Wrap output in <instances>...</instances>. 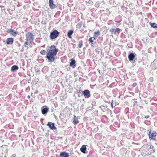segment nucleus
I'll use <instances>...</instances> for the list:
<instances>
[{"label": "nucleus", "instance_id": "f257e3e1", "mask_svg": "<svg viewBox=\"0 0 157 157\" xmlns=\"http://www.w3.org/2000/svg\"><path fill=\"white\" fill-rule=\"evenodd\" d=\"M141 154L144 156L151 154L155 152L154 147L152 145L146 144L141 147Z\"/></svg>", "mask_w": 157, "mask_h": 157}, {"label": "nucleus", "instance_id": "f03ea898", "mask_svg": "<svg viewBox=\"0 0 157 157\" xmlns=\"http://www.w3.org/2000/svg\"><path fill=\"white\" fill-rule=\"evenodd\" d=\"M57 52L58 51L54 45L51 46L49 51H47L46 56V58L48 59L49 62H52L54 61V56H56Z\"/></svg>", "mask_w": 157, "mask_h": 157}, {"label": "nucleus", "instance_id": "7ed1b4c3", "mask_svg": "<svg viewBox=\"0 0 157 157\" xmlns=\"http://www.w3.org/2000/svg\"><path fill=\"white\" fill-rule=\"evenodd\" d=\"M33 36L32 34L30 32H28L26 34V42L24 44V47H27L28 48L27 45H28L29 42L31 43L33 41Z\"/></svg>", "mask_w": 157, "mask_h": 157}, {"label": "nucleus", "instance_id": "20e7f679", "mask_svg": "<svg viewBox=\"0 0 157 157\" xmlns=\"http://www.w3.org/2000/svg\"><path fill=\"white\" fill-rule=\"evenodd\" d=\"M59 33L57 30H55L50 33V38L51 40L55 39L59 36Z\"/></svg>", "mask_w": 157, "mask_h": 157}, {"label": "nucleus", "instance_id": "39448f33", "mask_svg": "<svg viewBox=\"0 0 157 157\" xmlns=\"http://www.w3.org/2000/svg\"><path fill=\"white\" fill-rule=\"evenodd\" d=\"M149 139L150 140H152L153 138L154 137H155L157 135V133L155 131H154L152 132L150 130L148 134Z\"/></svg>", "mask_w": 157, "mask_h": 157}, {"label": "nucleus", "instance_id": "423d86ee", "mask_svg": "<svg viewBox=\"0 0 157 157\" xmlns=\"http://www.w3.org/2000/svg\"><path fill=\"white\" fill-rule=\"evenodd\" d=\"M7 32L8 33H10L14 37L16 36L18 34V33L17 31H15L13 29H9L7 30Z\"/></svg>", "mask_w": 157, "mask_h": 157}, {"label": "nucleus", "instance_id": "0eeeda50", "mask_svg": "<svg viewBox=\"0 0 157 157\" xmlns=\"http://www.w3.org/2000/svg\"><path fill=\"white\" fill-rule=\"evenodd\" d=\"M82 93L84 95L85 97L88 98L90 96V91L88 90H86L83 91Z\"/></svg>", "mask_w": 157, "mask_h": 157}, {"label": "nucleus", "instance_id": "6e6552de", "mask_svg": "<svg viewBox=\"0 0 157 157\" xmlns=\"http://www.w3.org/2000/svg\"><path fill=\"white\" fill-rule=\"evenodd\" d=\"M71 62L70 63V66L72 68H75L76 66V61L75 60L73 59H71Z\"/></svg>", "mask_w": 157, "mask_h": 157}, {"label": "nucleus", "instance_id": "1a4fd4ad", "mask_svg": "<svg viewBox=\"0 0 157 157\" xmlns=\"http://www.w3.org/2000/svg\"><path fill=\"white\" fill-rule=\"evenodd\" d=\"M47 125L52 130L56 129V128L55 126L54 123L51 122H48Z\"/></svg>", "mask_w": 157, "mask_h": 157}, {"label": "nucleus", "instance_id": "9d476101", "mask_svg": "<svg viewBox=\"0 0 157 157\" xmlns=\"http://www.w3.org/2000/svg\"><path fill=\"white\" fill-rule=\"evenodd\" d=\"M49 6L51 9H54L56 7V5L53 3V0H49Z\"/></svg>", "mask_w": 157, "mask_h": 157}, {"label": "nucleus", "instance_id": "9b49d317", "mask_svg": "<svg viewBox=\"0 0 157 157\" xmlns=\"http://www.w3.org/2000/svg\"><path fill=\"white\" fill-rule=\"evenodd\" d=\"M13 42V38H8L6 40V43L8 44H12Z\"/></svg>", "mask_w": 157, "mask_h": 157}, {"label": "nucleus", "instance_id": "f8f14e48", "mask_svg": "<svg viewBox=\"0 0 157 157\" xmlns=\"http://www.w3.org/2000/svg\"><path fill=\"white\" fill-rule=\"evenodd\" d=\"M60 157H69V154L65 151L62 152L60 154Z\"/></svg>", "mask_w": 157, "mask_h": 157}, {"label": "nucleus", "instance_id": "ddd939ff", "mask_svg": "<svg viewBox=\"0 0 157 157\" xmlns=\"http://www.w3.org/2000/svg\"><path fill=\"white\" fill-rule=\"evenodd\" d=\"M135 57L134 54L133 53H131L128 56V58L129 61H131L133 60Z\"/></svg>", "mask_w": 157, "mask_h": 157}, {"label": "nucleus", "instance_id": "4468645a", "mask_svg": "<svg viewBox=\"0 0 157 157\" xmlns=\"http://www.w3.org/2000/svg\"><path fill=\"white\" fill-rule=\"evenodd\" d=\"M86 145H83L80 149V150L81 152L83 153H86L85 151L86 150Z\"/></svg>", "mask_w": 157, "mask_h": 157}, {"label": "nucleus", "instance_id": "2eb2a0df", "mask_svg": "<svg viewBox=\"0 0 157 157\" xmlns=\"http://www.w3.org/2000/svg\"><path fill=\"white\" fill-rule=\"evenodd\" d=\"M48 108L46 107L45 108L42 109V113L43 114H46L48 112Z\"/></svg>", "mask_w": 157, "mask_h": 157}, {"label": "nucleus", "instance_id": "dca6fc26", "mask_svg": "<svg viewBox=\"0 0 157 157\" xmlns=\"http://www.w3.org/2000/svg\"><path fill=\"white\" fill-rule=\"evenodd\" d=\"M73 33V31L72 30H69L67 34V36H68V37L70 38H71V35Z\"/></svg>", "mask_w": 157, "mask_h": 157}, {"label": "nucleus", "instance_id": "f3484780", "mask_svg": "<svg viewBox=\"0 0 157 157\" xmlns=\"http://www.w3.org/2000/svg\"><path fill=\"white\" fill-rule=\"evenodd\" d=\"M18 69V67L16 65L13 66L11 68V71H14L15 70H17Z\"/></svg>", "mask_w": 157, "mask_h": 157}, {"label": "nucleus", "instance_id": "a211bd4d", "mask_svg": "<svg viewBox=\"0 0 157 157\" xmlns=\"http://www.w3.org/2000/svg\"><path fill=\"white\" fill-rule=\"evenodd\" d=\"M150 24L151 27L154 28H157V24L155 23H152L151 22L150 23Z\"/></svg>", "mask_w": 157, "mask_h": 157}, {"label": "nucleus", "instance_id": "6ab92c4d", "mask_svg": "<svg viewBox=\"0 0 157 157\" xmlns=\"http://www.w3.org/2000/svg\"><path fill=\"white\" fill-rule=\"evenodd\" d=\"M83 45V41L82 40H81L79 41V44H78V47L79 48L82 47Z\"/></svg>", "mask_w": 157, "mask_h": 157}, {"label": "nucleus", "instance_id": "aec40b11", "mask_svg": "<svg viewBox=\"0 0 157 157\" xmlns=\"http://www.w3.org/2000/svg\"><path fill=\"white\" fill-rule=\"evenodd\" d=\"M82 26V23L81 22L78 23L76 25V27L78 29H79Z\"/></svg>", "mask_w": 157, "mask_h": 157}, {"label": "nucleus", "instance_id": "412c9836", "mask_svg": "<svg viewBox=\"0 0 157 157\" xmlns=\"http://www.w3.org/2000/svg\"><path fill=\"white\" fill-rule=\"evenodd\" d=\"M40 53L41 55H44L45 54L46 51L44 50H42L41 51Z\"/></svg>", "mask_w": 157, "mask_h": 157}, {"label": "nucleus", "instance_id": "4be33fe9", "mask_svg": "<svg viewBox=\"0 0 157 157\" xmlns=\"http://www.w3.org/2000/svg\"><path fill=\"white\" fill-rule=\"evenodd\" d=\"M100 34V32L98 30L97 31L95 32L94 33V35L97 36L98 37V36Z\"/></svg>", "mask_w": 157, "mask_h": 157}, {"label": "nucleus", "instance_id": "5701e85b", "mask_svg": "<svg viewBox=\"0 0 157 157\" xmlns=\"http://www.w3.org/2000/svg\"><path fill=\"white\" fill-rule=\"evenodd\" d=\"M73 122L75 124H77L79 122V121L78 119H75V120L73 121Z\"/></svg>", "mask_w": 157, "mask_h": 157}, {"label": "nucleus", "instance_id": "b1692460", "mask_svg": "<svg viewBox=\"0 0 157 157\" xmlns=\"http://www.w3.org/2000/svg\"><path fill=\"white\" fill-rule=\"evenodd\" d=\"M121 29L118 28H117L116 29L115 31V33L116 32H117L118 33H119L120 32Z\"/></svg>", "mask_w": 157, "mask_h": 157}, {"label": "nucleus", "instance_id": "393cba45", "mask_svg": "<svg viewBox=\"0 0 157 157\" xmlns=\"http://www.w3.org/2000/svg\"><path fill=\"white\" fill-rule=\"evenodd\" d=\"M93 38L92 37H91L89 39V41L90 42L92 43L93 42L94 40L93 39Z\"/></svg>", "mask_w": 157, "mask_h": 157}, {"label": "nucleus", "instance_id": "a878e982", "mask_svg": "<svg viewBox=\"0 0 157 157\" xmlns=\"http://www.w3.org/2000/svg\"><path fill=\"white\" fill-rule=\"evenodd\" d=\"M115 31V29H110L109 31L111 33H113Z\"/></svg>", "mask_w": 157, "mask_h": 157}, {"label": "nucleus", "instance_id": "bb28decb", "mask_svg": "<svg viewBox=\"0 0 157 157\" xmlns=\"http://www.w3.org/2000/svg\"><path fill=\"white\" fill-rule=\"evenodd\" d=\"M137 85V84L136 82L132 84V86L133 87H135Z\"/></svg>", "mask_w": 157, "mask_h": 157}, {"label": "nucleus", "instance_id": "cd10ccee", "mask_svg": "<svg viewBox=\"0 0 157 157\" xmlns=\"http://www.w3.org/2000/svg\"><path fill=\"white\" fill-rule=\"evenodd\" d=\"M150 81H151V82H152V81H153V79H153V77H151V78H150Z\"/></svg>", "mask_w": 157, "mask_h": 157}, {"label": "nucleus", "instance_id": "c85d7f7f", "mask_svg": "<svg viewBox=\"0 0 157 157\" xmlns=\"http://www.w3.org/2000/svg\"><path fill=\"white\" fill-rule=\"evenodd\" d=\"M96 37H97V36H96V35H94V37H93L94 38V40L96 39Z\"/></svg>", "mask_w": 157, "mask_h": 157}, {"label": "nucleus", "instance_id": "c756f323", "mask_svg": "<svg viewBox=\"0 0 157 157\" xmlns=\"http://www.w3.org/2000/svg\"><path fill=\"white\" fill-rule=\"evenodd\" d=\"M70 93H71L72 91V88H70L69 90Z\"/></svg>", "mask_w": 157, "mask_h": 157}, {"label": "nucleus", "instance_id": "7c9ffc66", "mask_svg": "<svg viewBox=\"0 0 157 157\" xmlns=\"http://www.w3.org/2000/svg\"><path fill=\"white\" fill-rule=\"evenodd\" d=\"M145 117L146 119H147L149 117V116L147 115V116H145Z\"/></svg>", "mask_w": 157, "mask_h": 157}, {"label": "nucleus", "instance_id": "2f4dec72", "mask_svg": "<svg viewBox=\"0 0 157 157\" xmlns=\"http://www.w3.org/2000/svg\"><path fill=\"white\" fill-rule=\"evenodd\" d=\"M111 105L112 107L113 108V102H112V103H111Z\"/></svg>", "mask_w": 157, "mask_h": 157}, {"label": "nucleus", "instance_id": "473e14b6", "mask_svg": "<svg viewBox=\"0 0 157 157\" xmlns=\"http://www.w3.org/2000/svg\"><path fill=\"white\" fill-rule=\"evenodd\" d=\"M98 48L96 49H95L96 52H97V50H98Z\"/></svg>", "mask_w": 157, "mask_h": 157}, {"label": "nucleus", "instance_id": "72a5a7b5", "mask_svg": "<svg viewBox=\"0 0 157 157\" xmlns=\"http://www.w3.org/2000/svg\"><path fill=\"white\" fill-rule=\"evenodd\" d=\"M28 98H30V96L29 95L28 96Z\"/></svg>", "mask_w": 157, "mask_h": 157}, {"label": "nucleus", "instance_id": "f704fd0d", "mask_svg": "<svg viewBox=\"0 0 157 157\" xmlns=\"http://www.w3.org/2000/svg\"><path fill=\"white\" fill-rule=\"evenodd\" d=\"M103 28L104 29H106V27H103Z\"/></svg>", "mask_w": 157, "mask_h": 157}, {"label": "nucleus", "instance_id": "c9c22d12", "mask_svg": "<svg viewBox=\"0 0 157 157\" xmlns=\"http://www.w3.org/2000/svg\"><path fill=\"white\" fill-rule=\"evenodd\" d=\"M83 27H85V24L84 25Z\"/></svg>", "mask_w": 157, "mask_h": 157}, {"label": "nucleus", "instance_id": "e433bc0d", "mask_svg": "<svg viewBox=\"0 0 157 157\" xmlns=\"http://www.w3.org/2000/svg\"><path fill=\"white\" fill-rule=\"evenodd\" d=\"M117 22H118V23H120V21H117Z\"/></svg>", "mask_w": 157, "mask_h": 157}, {"label": "nucleus", "instance_id": "4c0bfd02", "mask_svg": "<svg viewBox=\"0 0 157 157\" xmlns=\"http://www.w3.org/2000/svg\"><path fill=\"white\" fill-rule=\"evenodd\" d=\"M32 94H33V93H32L31 94V96H32Z\"/></svg>", "mask_w": 157, "mask_h": 157}, {"label": "nucleus", "instance_id": "58836bf2", "mask_svg": "<svg viewBox=\"0 0 157 157\" xmlns=\"http://www.w3.org/2000/svg\"><path fill=\"white\" fill-rule=\"evenodd\" d=\"M74 117H76V116H74Z\"/></svg>", "mask_w": 157, "mask_h": 157}]
</instances>
